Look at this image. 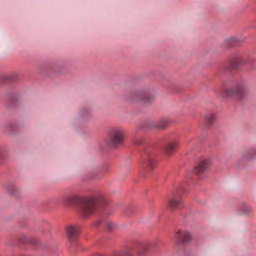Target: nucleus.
I'll list each match as a JSON object with an SVG mask.
<instances>
[{
    "mask_svg": "<svg viewBox=\"0 0 256 256\" xmlns=\"http://www.w3.org/2000/svg\"><path fill=\"white\" fill-rule=\"evenodd\" d=\"M174 238L178 242L186 243L191 241L192 236L188 231L180 230L175 234Z\"/></svg>",
    "mask_w": 256,
    "mask_h": 256,
    "instance_id": "8",
    "label": "nucleus"
},
{
    "mask_svg": "<svg viewBox=\"0 0 256 256\" xmlns=\"http://www.w3.org/2000/svg\"><path fill=\"white\" fill-rule=\"evenodd\" d=\"M208 162L206 160L201 161L192 170L198 180L206 178L208 174Z\"/></svg>",
    "mask_w": 256,
    "mask_h": 256,
    "instance_id": "7",
    "label": "nucleus"
},
{
    "mask_svg": "<svg viewBox=\"0 0 256 256\" xmlns=\"http://www.w3.org/2000/svg\"><path fill=\"white\" fill-rule=\"evenodd\" d=\"M80 202L81 212L84 216L93 213L97 208L99 202L98 200L94 198H82Z\"/></svg>",
    "mask_w": 256,
    "mask_h": 256,
    "instance_id": "3",
    "label": "nucleus"
},
{
    "mask_svg": "<svg viewBox=\"0 0 256 256\" xmlns=\"http://www.w3.org/2000/svg\"><path fill=\"white\" fill-rule=\"evenodd\" d=\"M214 92H215L216 93H217V92H216V90H214Z\"/></svg>",
    "mask_w": 256,
    "mask_h": 256,
    "instance_id": "25",
    "label": "nucleus"
},
{
    "mask_svg": "<svg viewBox=\"0 0 256 256\" xmlns=\"http://www.w3.org/2000/svg\"><path fill=\"white\" fill-rule=\"evenodd\" d=\"M244 86L243 84L234 82L230 86H226L218 94L220 96H226L232 99H240L244 93Z\"/></svg>",
    "mask_w": 256,
    "mask_h": 256,
    "instance_id": "1",
    "label": "nucleus"
},
{
    "mask_svg": "<svg viewBox=\"0 0 256 256\" xmlns=\"http://www.w3.org/2000/svg\"><path fill=\"white\" fill-rule=\"evenodd\" d=\"M101 222V221L100 220H96L94 223V224L96 226H98L100 224Z\"/></svg>",
    "mask_w": 256,
    "mask_h": 256,
    "instance_id": "21",
    "label": "nucleus"
},
{
    "mask_svg": "<svg viewBox=\"0 0 256 256\" xmlns=\"http://www.w3.org/2000/svg\"><path fill=\"white\" fill-rule=\"evenodd\" d=\"M217 118V116L216 114L212 113L209 115V125L214 124Z\"/></svg>",
    "mask_w": 256,
    "mask_h": 256,
    "instance_id": "16",
    "label": "nucleus"
},
{
    "mask_svg": "<svg viewBox=\"0 0 256 256\" xmlns=\"http://www.w3.org/2000/svg\"><path fill=\"white\" fill-rule=\"evenodd\" d=\"M133 142L134 144H140V142H138L137 141V140H136V138H135L134 140H133Z\"/></svg>",
    "mask_w": 256,
    "mask_h": 256,
    "instance_id": "23",
    "label": "nucleus"
},
{
    "mask_svg": "<svg viewBox=\"0 0 256 256\" xmlns=\"http://www.w3.org/2000/svg\"><path fill=\"white\" fill-rule=\"evenodd\" d=\"M246 63V61L240 54H233L228 57V62L224 66L226 70H229L230 68L235 69Z\"/></svg>",
    "mask_w": 256,
    "mask_h": 256,
    "instance_id": "5",
    "label": "nucleus"
},
{
    "mask_svg": "<svg viewBox=\"0 0 256 256\" xmlns=\"http://www.w3.org/2000/svg\"><path fill=\"white\" fill-rule=\"evenodd\" d=\"M66 231L69 240L74 242L78 237L80 228L77 226L69 225L66 228Z\"/></svg>",
    "mask_w": 256,
    "mask_h": 256,
    "instance_id": "9",
    "label": "nucleus"
},
{
    "mask_svg": "<svg viewBox=\"0 0 256 256\" xmlns=\"http://www.w3.org/2000/svg\"><path fill=\"white\" fill-rule=\"evenodd\" d=\"M167 124L166 122L164 120H162L159 121L153 122L150 124V128H156L158 129H162L164 128Z\"/></svg>",
    "mask_w": 256,
    "mask_h": 256,
    "instance_id": "12",
    "label": "nucleus"
},
{
    "mask_svg": "<svg viewBox=\"0 0 256 256\" xmlns=\"http://www.w3.org/2000/svg\"><path fill=\"white\" fill-rule=\"evenodd\" d=\"M228 42L230 44V46H236L238 43V40L234 38H230Z\"/></svg>",
    "mask_w": 256,
    "mask_h": 256,
    "instance_id": "18",
    "label": "nucleus"
},
{
    "mask_svg": "<svg viewBox=\"0 0 256 256\" xmlns=\"http://www.w3.org/2000/svg\"><path fill=\"white\" fill-rule=\"evenodd\" d=\"M246 211L244 212L245 213H247L250 210V208L248 206H246Z\"/></svg>",
    "mask_w": 256,
    "mask_h": 256,
    "instance_id": "24",
    "label": "nucleus"
},
{
    "mask_svg": "<svg viewBox=\"0 0 256 256\" xmlns=\"http://www.w3.org/2000/svg\"><path fill=\"white\" fill-rule=\"evenodd\" d=\"M154 97V94L146 89L136 90L132 94V100L142 104H146L152 102Z\"/></svg>",
    "mask_w": 256,
    "mask_h": 256,
    "instance_id": "4",
    "label": "nucleus"
},
{
    "mask_svg": "<svg viewBox=\"0 0 256 256\" xmlns=\"http://www.w3.org/2000/svg\"><path fill=\"white\" fill-rule=\"evenodd\" d=\"M148 244L146 243H142L139 244L138 248L136 250L137 254L139 256H142L144 252L148 250Z\"/></svg>",
    "mask_w": 256,
    "mask_h": 256,
    "instance_id": "14",
    "label": "nucleus"
},
{
    "mask_svg": "<svg viewBox=\"0 0 256 256\" xmlns=\"http://www.w3.org/2000/svg\"><path fill=\"white\" fill-rule=\"evenodd\" d=\"M256 154V150H250L245 151L242 156V159L246 160H250L254 158Z\"/></svg>",
    "mask_w": 256,
    "mask_h": 256,
    "instance_id": "13",
    "label": "nucleus"
},
{
    "mask_svg": "<svg viewBox=\"0 0 256 256\" xmlns=\"http://www.w3.org/2000/svg\"><path fill=\"white\" fill-rule=\"evenodd\" d=\"M78 200V198L76 196H68L67 197L66 199V202L68 204H72L76 202Z\"/></svg>",
    "mask_w": 256,
    "mask_h": 256,
    "instance_id": "15",
    "label": "nucleus"
},
{
    "mask_svg": "<svg viewBox=\"0 0 256 256\" xmlns=\"http://www.w3.org/2000/svg\"><path fill=\"white\" fill-rule=\"evenodd\" d=\"M142 164L144 168L152 169L156 165L154 154L150 150H145L142 159Z\"/></svg>",
    "mask_w": 256,
    "mask_h": 256,
    "instance_id": "6",
    "label": "nucleus"
},
{
    "mask_svg": "<svg viewBox=\"0 0 256 256\" xmlns=\"http://www.w3.org/2000/svg\"><path fill=\"white\" fill-rule=\"evenodd\" d=\"M181 256H194L193 254L188 251H186L184 252Z\"/></svg>",
    "mask_w": 256,
    "mask_h": 256,
    "instance_id": "20",
    "label": "nucleus"
},
{
    "mask_svg": "<svg viewBox=\"0 0 256 256\" xmlns=\"http://www.w3.org/2000/svg\"><path fill=\"white\" fill-rule=\"evenodd\" d=\"M115 227L114 224L111 222H107L106 223V228L108 230H112Z\"/></svg>",
    "mask_w": 256,
    "mask_h": 256,
    "instance_id": "17",
    "label": "nucleus"
},
{
    "mask_svg": "<svg viewBox=\"0 0 256 256\" xmlns=\"http://www.w3.org/2000/svg\"><path fill=\"white\" fill-rule=\"evenodd\" d=\"M186 178L190 179H192V177L191 176V172H188L186 174Z\"/></svg>",
    "mask_w": 256,
    "mask_h": 256,
    "instance_id": "22",
    "label": "nucleus"
},
{
    "mask_svg": "<svg viewBox=\"0 0 256 256\" xmlns=\"http://www.w3.org/2000/svg\"><path fill=\"white\" fill-rule=\"evenodd\" d=\"M125 130L122 127H114L108 132V144L114 147L122 144L124 140Z\"/></svg>",
    "mask_w": 256,
    "mask_h": 256,
    "instance_id": "2",
    "label": "nucleus"
},
{
    "mask_svg": "<svg viewBox=\"0 0 256 256\" xmlns=\"http://www.w3.org/2000/svg\"><path fill=\"white\" fill-rule=\"evenodd\" d=\"M182 200L179 194H175L173 197L168 200V206L172 210L176 208H181Z\"/></svg>",
    "mask_w": 256,
    "mask_h": 256,
    "instance_id": "10",
    "label": "nucleus"
},
{
    "mask_svg": "<svg viewBox=\"0 0 256 256\" xmlns=\"http://www.w3.org/2000/svg\"><path fill=\"white\" fill-rule=\"evenodd\" d=\"M6 156V152L3 147H0V160L4 158Z\"/></svg>",
    "mask_w": 256,
    "mask_h": 256,
    "instance_id": "19",
    "label": "nucleus"
},
{
    "mask_svg": "<svg viewBox=\"0 0 256 256\" xmlns=\"http://www.w3.org/2000/svg\"><path fill=\"white\" fill-rule=\"evenodd\" d=\"M178 142L176 140H173L168 144L165 147L164 151L166 156H170L176 148Z\"/></svg>",
    "mask_w": 256,
    "mask_h": 256,
    "instance_id": "11",
    "label": "nucleus"
}]
</instances>
